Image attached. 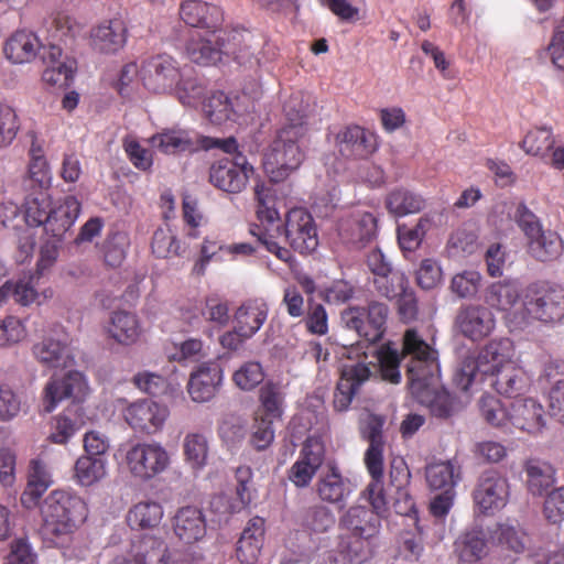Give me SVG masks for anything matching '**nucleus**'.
I'll use <instances>...</instances> for the list:
<instances>
[{"label": "nucleus", "mask_w": 564, "mask_h": 564, "mask_svg": "<svg viewBox=\"0 0 564 564\" xmlns=\"http://www.w3.org/2000/svg\"><path fill=\"white\" fill-rule=\"evenodd\" d=\"M163 518V508L155 501H141L134 505L127 517L129 525L140 529L154 528Z\"/></svg>", "instance_id": "603ef678"}, {"label": "nucleus", "mask_w": 564, "mask_h": 564, "mask_svg": "<svg viewBox=\"0 0 564 564\" xmlns=\"http://www.w3.org/2000/svg\"><path fill=\"white\" fill-rule=\"evenodd\" d=\"M123 463L134 478L145 481L167 470L171 457L159 442H139L126 449Z\"/></svg>", "instance_id": "f8f14e48"}, {"label": "nucleus", "mask_w": 564, "mask_h": 564, "mask_svg": "<svg viewBox=\"0 0 564 564\" xmlns=\"http://www.w3.org/2000/svg\"><path fill=\"white\" fill-rule=\"evenodd\" d=\"M41 47L44 64L43 82L51 86H67L76 69V62L63 54L58 44L42 45L33 32L22 30L8 39L4 55L14 64L29 63L35 58Z\"/></svg>", "instance_id": "7ed1b4c3"}, {"label": "nucleus", "mask_w": 564, "mask_h": 564, "mask_svg": "<svg viewBox=\"0 0 564 564\" xmlns=\"http://www.w3.org/2000/svg\"><path fill=\"white\" fill-rule=\"evenodd\" d=\"M152 251L158 258H169L181 254V245L176 235L169 227L155 230L152 238Z\"/></svg>", "instance_id": "052dcab7"}, {"label": "nucleus", "mask_w": 564, "mask_h": 564, "mask_svg": "<svg viewBox=\"0 0 564 564\" xmlns=\"http://www.w3.org/2000/svg\"><path fill=\"white\" fill-rule=\"evenodd\" d=\"M531 384V379L523 368L519 367L514 361L509 364L507 368L500 371L492 380L496 391L507 397H516L525 392Z\"/></svg>", "instance_id": "a19ab883"}, {"label": "nucleus", "mask_w": 564, "mask_h": 564, "mask_svg": "<svg viewBox=\"0 0 564 564\" xmlns=\"http://www.w3.org/2000/svg\"><path fill=\"white\" fill-rule=\"evenodd\" d=\"M106 332L118 344L129 346L139 340L142 328L135 314L117 311L111 314Z\"/></svg>", "instance_id": "4c0bfd02"}, {"label": "nucleus", "mask_w": 564, "mask_h": 564, "mask_svg": "<svg viewBox=\"0 0 564 564\" xmlns=\"http://www.w3.org/2000/svg\"><path fill=\"white\" fill-rule=\"evenodd\" d=\"M87 392V382L82 372L68 370L64 376H52L43 389L42 405L47 413L53 412L67 399L80 400Z\"/></svg>", "instance_id": "f3484780"}, {"label": "nucleus", "mask_w": 564, "mask_h": 564, "mask_svg": "<svg viewBox=\"0 0 564 564\" xmlns=\"http://www.w3.org/2000/svg\"><path fill=\"white\" fill-rule=\"evenodd\" d=\"M383 424L384 419L382 416L369 414L361 427L362 436L369 443L365 453V464L372 478L369 482V492L371 495H377V508L382 506V499L378 498V495H380V479H382L383 476Z\"/></svg>", "instance_id": "2eb2a0df"}, {"label": "nucleus", "mask_w": 564, "mask_h": 564, "mask_svg": "<svg viewBox=\"0 0 564 564\" xmlns=\"http://www.w3.org/2000/svg\"><path fill=\"white\" fill-rule=\"evenodd\" d=\"M514 220L527 240V251L536 261L552 262L564 253L562 237L552 229H544L539 217L524 204H519Z\"/></svg>", "instance_id": "6e6552de"}, {"label": "nucleus", "mask_w": 564, "mask_h": 564, "mask_svg": "<svg viewBox=\"0 0 564 564\" xmlns=\"http://www.w3.org/2000/svg\"><path fill=\"white\" fill-rule=\"evenodd\" d=\"M183 455L185 463L194 471L203 470L209 456V441L205 433L189 432L183 440Z\"/></svg>", "instance_id": "a18cd8bd"}, {"label": "nucleus", "mask_w": 564, "mask_h": 564, "mask_svg": "<svg viewBox=\"0 0 564 564\" xmlns=\"http://www.w3.org/2000/svg\"><path fill=\"white\" fill-rule=\"evenodd\" d=\"M170 412L167 406L152 400H140L126 408V422L135 431L153 434L160 431Z\"/></svg>", "instance_id": "b1692460"}, {"label": "nucleus", "mask_w": 564, "mask_h": 564, "mask_svg": "<svg viewBox=\"0 0 564 564\" xmlns=\"http://www.w3.org/2000/svg\"><path fill=\"white\" fill-rule=\"evenodd\" d=\"M455 324L463 336L473 341H479L494 332L496 318L489 307L467 304L458 310Z\"/></svg>", "instance_id": "5701e85b"}, {"label": "nucleus", "mask_w": 564, "mask_h": 564, "mask_svg": "<svg viewBox=\"0 0 564 564\" xmlns=\"http://www.w3.org/2000/svg\"><path fill=\"white\" fill-rule=\"evenodd\" d=\"M325 459V445L321 437L310 436L304 442L296 462L289 470V479L299 488L307 487Z\"/></svg>", "instance_id": "4be33fe9"}, {"label": "nucleus", "mask_w": 564, "mask_h": 564, "mask_svg": "<svg viewBox=\"0 0 564 564\" xmlns=\"http://www.w3.org/2000/svg\"><path fill=\"white\" fill-rule=\"evenodd\" d=\"M377 292L388 300L398 299L409 290V282L405 274L397 269L390 270L380 278H373Z\"/></svg>", "instance_id": "4d7b16f0"}, {"label": "nucleus", "mask_w": 564, "mask_h": 564, "mask_svg": "<svg viewBox=\"0 0 564 564\" xmlns=\"http://www.w3.org/2000/svg\"><path fill=\"white\" fill-rule=\"evenodd\" d=\"M352 492V486L348 478L343 477L335 466L321 474L316 481V494L324 502L343 506Z\"/></svg>", "instance_id": "473e14b6"}, {"label": "nucleus", "mask_w": 564, "mask_h": 564, "mask_svg": "<svg viewBox=\"0 0 564 564\" xmlns=\"http://www.w3.org/2000/svg\"><path fill=\"white\" fill-rule=\"evenodd\" d=\"M249 32L256 39H259V37L261 39L262 43H261V45H259V48L254 50L252 46L246 44L242 41L231 40V44L235 45L236 52L232 54H227V56L232 57L240 65H243L249 68H253L256 66L262 65L267 61V58L264 56L265 53L263 51L264 46H265V39L260 33H253L251 31H249Z\"/></svg>", "instance_id": "5fc2aeb1"}, {"label": "nucleus", "mask_w": 564, "mask_h": 564, "mask_svg": "<svg viewBox=\"0 0 564 564\" xmlns=\"http://www.w3.org/2000/svg\"><path fill=\"white\" fill-rule=\"evenodd\" d=\"M455 554L462 564H474L487 554L485 534L481 530L466 531L455 541Z\"/></svg>", "instance_id": "37998d69"}, {"label": "nucleus", "mask_w": 564, "mask_h": 564, "mask_svg": "<svg viewBox=\"0 0 564 564\" xmlns=\"http://www.w3.org/2000/svg\"><path fill=\"white\" fill-rule=\"evenodd\" d=\"M528 488L533 495L541 496L555 481V470L551 464L532 459L525 466Z\"/></svg>", "instance_id": "3c124183"}, {"label": "nucleus", "mask_w": 564, "mask_h": 564, "mask_svg": "<svg viewBox=\"0 0 564 564\" xmlns=\"http://www.w3.org/2000/svg\"><path fill=\"white\" fill-rule=\"evenodd\" d=\"M403 355L409 358L406 375L411 393L436 417H448L454 411L453 398L434 381L438 372L437 352L410 328L403 336Z\"/></svg>", "instance_id": "f257e3e1"}, {"label": "nucleus", "mask_w": 564, "mask_h": 564, "mask_svg": "<svg viewBox=\"0 0 564 564\" xmlns=\"http://www.w3.org/2000/svg\"><path fill=\"white\" fill-rule=\"evenodd\" d=\"M377 234V218L373 214L364 210H356L338 225V235L343 241L364 247L370 242Z\"/></svg>", "instance_id": "bb28decb"}, {"label": "nucleus", "mask_w": 564, "mask_h": 564, "mask_svg": "<svg viewBox=\"0 0 564 564\" xmlns=\"http://www.w3.org/2000/svg\"><path fill=\"white\" fill-rule=\"evenodd\" d=\"M175 91L184 106L195 107L205 94V86L198 78H183L178 80Z\"/></svg>", "instance_id": "338daca9"}, {"label": "nucleus", "mask_w": 564, "mask_h": 564, "mask_svg": "<svg viewBox=\"0 0 564 564\" xmlns=\"http://www.w3.org/2000/svg\"><path fill=\"white\" fill-rule=\"evenodd\" d=\"M223 382V370L216 362H203L189 375L187 392L194 402L210 401Z\"/></svg>", "instance_id": "a878e982"}, {"label": "nucleus", "mask_w": 564, "mask_h": 564, "mask_svg": "<svg viewBox=\"0 0 564 564\" xmlns=\"http://www.w3.org/2000/svg\"><path fill=\"white\" fill-rule=\"evenodd\" d=\"M202 315L207 322L219 328L226 327L230 322L228 303L217 295H209L205 299Z\"/></svg>", "instance_id": "0e129e2a"}, {"label": "nucleus", "mask_w": 564, "mask_h": 564, "mask_svg": "<svg viewBox=\"0 0 564 564\" xmlns=\"http://www.w3.org/2000/svg\"><path fill=\"white\" fill-rule=\"evenodd\" d=\"M386 205L391 214L402 217L420 212L424 206V200L420 195L401 188L388 195Z\"/></svg>", "instance_id": "864d4df0"}, {"label": "nucleus", "mask_w": 564, "mask_h": 564, "mask_svg": "<svg viewBox=\"0 0 564 564\" xmlns=\"http://www.w3.org/2000/svg\"><path fill=\"white\" fill-rule=\"evenodd\" d=\"M259 409L256 415L280 420L284 412L285 394L283 388L275 382L268 381L259 390Z\"/></svg>", "instance_id": "de8ad7c7"}, {"label": "nucleus", "mask_w": 564, "mask_h": 564, "mask_svg": "<svg viewBox=\"0 0 564 564\" xmlns=\"http://www.w3.org/2000/svg\"><path fill=\"white\" fill-rule=\"evenodd\" d=\"M52 484L53 479L48 466L41 458L32 459L30 462L28 486L21 496L22 505L28 508L35 505Z\"/></svg>", "instance_id": "ea45409f"}, {"label": "nucleus", "mask_w": 564, "mask_h": 564, "mask_svg": "<svg viewBox=\"0 0 564 564\" xmlns=\"http://www.w3.org/2000/svg\"><path fill=\"white\" fill-rule=\"evenodd\" d=\"M254 196L258 202L257 215L263 231L259 235V240L267 248V250L273 253L279 260L291 263L293 256L291 251L284 247H281L276 241L273 240L271 230H280L278 224L280 217L278 210L271 206L273 203L271 189L264 184H257L254 187Z\"/></svg>", "instance_id": "dca6fc26"}, {"label": "nucleus", "mask_w": 564, "mask_h": 564, "mask_svg": "<svg viewBox=\"0 0 564 564\" xmlns=\"http://www.w3.org/2000/svg\"><path fill=\"white\" fill-rule=\"evenodd\" d=\"M307 312L304 324L312 335L324 336L328 333V315L325 307L311 300L307 302Z\"/></svg>", "instance_id": "774afa93"}, {"label": "nucleus", "mask_w": 564, "mask_h": 564, "mask_svg": "<svg viewBox=\"0 0 564 564\" xmlns=\"http://www.w3.org/2000/svg\"><path fill=\"white\" fill-rule=\"evenodd\" d=\"M173 529L185 543L199 541L206 534V520L202 510L196 507L181 508L174 517Z\"/></svg>", "instance_id": "c9c22d12"}, {"label": "nucleus", "mask_w": 564, "mask_h": 564, "mask_svg": "<svg viewBox=\"0 0 564 564\" xmlns=\"http://www.w3.org/2000/svg\"><path fill=\"white\" fill-rule=\"evenodd\" d=\"M334 513L325 506H313L305 512L303 525L315 533H324L335 524Z\"/></svg>", "instance_id": "e2e57ef3"}, {"label": "nucleus", "mask_w": 564, "mask_h": 564, "mask_svg": "<svg viewBox=\"0 0 564 564\" xmlns=\"http://www.w3.org/2000/svg\"><path fill=\"white\" fill-rule=\"evenodd\" d=\"M336 147L341 156L335 154L325 156V167L328 174H339L346 169L347 160L366 159L377 149L375 134L367 132L359 126H348L336 135Z\"/></svg>", "instance_id": "9b49d317"}, {"label": "nucleus", "mask_w": 564, "mask_h": 564, "mask_svg": "<svg viewBox=\"0 0 564 564\" xmlns=\"http://www.w3.org/2000/svg\"><path fill=\"white\" fill-rule=\"evenodd\" d=\"M264 520L252 518L237 543L236 555L241 564H254L263 546Z\"/></svg>", "instance_id": "f704fd0d"}, {"label": "nucleus", "mask_w": 564, "mask_h": 564, "mask_svg": "<svg viewBox=\"0 0 564 564\" xmlns=\"http://www.w3.org/2000/svg\"><path fill=\"white\" fill-rule=\"evenodd\" d=\"M362 497L371 505L372 509L365 506H351L339 520L340 525L349 531V534L361 535L365 538H375L381 527V517L387 511V498L383 492L382 479H380V495L378 498L382 499V506L376 507L377 495L369 492V485L362 492Z\"/></svg>", "instance_id": "ddd939ff"}, {"label": "nucleus", "mask_w": 564, "mask_h": 564, "mask_svg": "<svg viewBox=\"0 0 564 564\" xmlns=\"http://www.w3.org/2000/svg\"><path fill=\"white\" fill-rule=\"evenodd\" d=\"M80 213V203L75 196H66L53 207L46 191H34L25 198L24 220L29 226L44 228L47 235L62 238L74 225Z\"/></svg>", "instance_id": "39448f33"}, {"label": "nucleus", "mask_w": 564, "mask_h": 564, "mask_svg": "<svg viewBox=\"0 0 564 564\" xmlns=\"http://www.w3.org/2000/svg\"><path fill=\"white\" fill-rule=\"evenodd\" d=\"M509 499V485L505 477L495 470L481 474L474 490V501L484 514L501 510Z\"/></svg>", "instance_id": "412c9836"}, {"label": "nucleus", "mask_w": 564, "mask_h": 564, "mask_svg": "<svg viewBox=\"0 0 564 564\" xmlns=\"http://www.w3.org/2000/svg\"><path fill=\"white\" fill-rule=\"evenodd\" d=\"M400 356L397 350L383 348L364 352L355 362L347 364L341 369V376L334 394V406L337 411L349 408L358 388L377 372L391 383H399Z\"/></svg>", "instance_id": "f03ea898"}, {"label": "nucleus", "mask_w": 564, "mask_h": 564, "mask_svg": "<svg viewBox=\"0 0 564 564\" xmlns=\"http://www.w3.org/2000/svg\"><path fill=\"white\" fill-rule=\"evenodd\" d=\"M511 427L535 434L545 426V412L534 398H518L510 403Z\"/></svg>", "instance_id": "cd10ccee"}, {"label": "nucleus", "mask_w": 564, "mask_h": 564, "mask_svg": "<svg viewBox=\"0 0 564 564\" xmlns=\"http://www.w3.org/2000/svg\"><path fill=\"white\" fill-rule=\"evenodd\" d=\"M36 360L51 368L73 367L75 358L69 347V338L63 330H55L33 346Z\"/></svg>", "instance_id": "393cba45"}, {"label": "nucleus", "mask_w": 564, "mask_h": 564, "mask_svg": "<svg viewBox=\"0 0 564 564\" xmlns=\"http://www.w3.org/2000/svg\"><path fill=\"white\" fill-rule=\"evenodd\" d=\"M141 79L144 87L153 93H169L181 79L177 62L166 54L153 56L144 62Z\"/></svg>", "instance_id": "a211bd4d"}, {"label": "nucleus", "mask_w": 564, "mask_h": 564, "mask_svg": "<svg viewBox=\"0 0 564 564\" xmlns=\"http://www.w3.org/2000/svg\"><path fill=\"white\" fill-rule=\"evenodd\" d=\"M284 235L290 246L300 253H310L318 246L315 221L305 208L288 212Z\"/></svg>", "instance_id": "6ab92c4d"}, {"label": "nucleus", "mask_w": 564, "mask_h": 564, "mask_svg": "<svg viewBox=\"0 0 564 564\" xmlns=\"http://www.w3.org/2000/svg\"><path fill=\"white\" fill-rule=\"evenodd\" d=\"M520 147L527 154L545 158L554 147V138L550 128L541 127L529 131Z\"/></svg>", "instance_id": "13d9d810"}, {"label": "nucleus", "mask_w": 564, "mask_h": 564, "mask_svg": "<svg viewBox=\"0 0 564 564\" xmlns=\"http://www.w3.org/2000/svg\"><path fill=\"white\" fill-rule=\"evenodd\" d=\"M108 466L107 457L82 455L74 466V479L82 487L94 486L107 477Z\"/></svg>", "instance_id": "79ce46f5"}, {"label": "nucleus", "mask_w": 564, "mask_h": 564, "mask_svg": "<svg viewBox=\"0 0 564 564\" xmlns=\"http://www.w3.org/2000/svg\"><path fill=\"white\" fill-rule=\"evenodd\" d=\"M128 29L123 20L115 18L98 24L90 32V44L96 52L115 54L127 42Z\"/></svg>", "instance_id": "c756f323"}, {"label": "nucleus", "mask_w": 564, "mask_h": 564, "mask_svg": "<svg viewBox=\"0 0 564 564\" xmlns=\"http://www.w3.org/2000/svg\"><path fill=\"white\" fill-rule=\"evenodd\" d=\"M21 411V398L0 373V421L9 422Z\"/></svg>", "instance_id": "680f3d73"}, {"label": "nucleus", "mask_w": 564, "mask_h": 564, "mask_svg": "<svg viewBox=\"0 0 564 564\" xmlns=\"http://www.w3.org/2000/svg\"><path fill=\"white\" fill-rule=\"evenodd\" d=\"M564 318V289L530 285L522 300V321H540L545 324Z\"/></svg>", "instance_id": "9d476101"}, {"label": "nucleus", "mask_w": 564, "mask_h": 564, "mask_svg": "<svg viewBox=\"0 0 564 564\" xmlns=\"http://www.w3.org/2000/svg\"><path fill=\"white\" fill-rule=\"evenodd\" d=\"M205 117L214 124L235 121L238 109L236 99L229 98L223 91H213L203 102Z\"/></svg>", "instance_id": "c03bdc74"}, {"label": "nucleus", "mask_w": 564, "mask_h": 564, "mask_svg": "<svg viewBox=\"0 0 564 564\" xmlns=\"http://www.w3.org/2000/svg\"><path fill=\"white\" fill-rule=\"evenodd\" d=\"M480 411L484 419L492 426L506 431L511 429V421L509 420L510 404L506 406L496 397L484 395L480 399Z\"/></svg>", "instance_id": "6e6d98bb"}, {"label": "nucleus", "mask_w": 564, "mask_h": 564, "mask_svg": "<svg viewBox=\"0 0 564 564\" xmlns=\"http://www.w3.org/2000/svg\"><path fill=\"white\" fill-rule=\"evenodd\" d=\"M180 17L189 26L216 30L224 21V12L216 4L202 0H185Z\"/></svg>", "instance_id": "7c9ffc66"}, {"label": "nucleus", "mask_w": 564, "mask_h": 564, "mask_svg": "<svg viewBox=\"0 0 564 564\" xmlns=\"http://www.w3.org/2000/svg\"><path fill=\"white\" fill-rule=\"evenodd\" d=\"M387 317V305L372 302L368 307L345 308L340 314V322L345 328L356 332L369 343H376L383 336Z\"/></svg>", "instance_id": "4468645a"}, {"label": "nucleus", "mask_w": 564, "mask_h": 564, "mask_svg": "<svg viewBox=\"0 0 564 564\" xmlns=\"http://www.w3.org/2000/svg\"><path fill=\"white\" fill-rule=\"evenodd\" d=\"M372 539L355 534H343L339 536L337 552L347 564H362L372 555Z\"/></svg>", "instance_id": "49530a36"}, {"label": "nucleus", "mask_w": 564, "mask_h": 564, "mask_svg": "<svg viewBox=\"0 0 564 564\" xmlns=\"http://www.w3.org/2000/svg\"><path fill=\"white\" fill-rule=\"evenodd\" d=\"M520 297V285L512 280L490 284L484 294L485 302L497 310L507 311L514 306Z\"/></svg>", "instance_id": "8fccbe9b"}, {"label": "nucleus", "mask_w": 564, "mask_h": 564, "mask_svg": "<svg viewBox=\"0 0 564 564\" xmlns=\"http://www.w3.org/2000/svg\"><path fill=\"white\" fill-rule=\"evenodd\" d=\"M514 349L508 338L491 340L481 348L476 357L466 358L455 375L459 389L467 391L476 381L484 378L492 380L513 360Z\"/></svg>", "instance_id": "0eeeda50"}, {"label": "nucleus", "mask_w": 564, "mask_h": 564, "mask_svg": "<svg viewBox=\"0 0 564 564\" xmlns=\"http://www.w3.org/2000/svg\"><path fill=\"white\" fill-rule=\"evenodd\" d=\"M40 276L37 274H30L19 278L17 280H9L6 282L9 285V297L21 306L37 305L41 306L47 303L54 296V291L51 286L40 288Z\"/></svg>", "instance_id": "c85d7f7f"}, {"label": "nucleus", "mask_w": 564, "mask_h": 564, "mask_svg": "<svg viewBox=\"0 0 564 564\" xmlns=\"http://www.w3.org/2000/svg\"><path fill=\"white\" fill-rule=\"evenodd\" d=\"M253 173V167L241 153L234 160H221L210 167L209 181L217 188L227 193L241 192Z\"/></svg>", "instance_id": "aec40b11"}, {"label": "nucleus", "mask_w": 564, "mask_h": 564, "mask_svg": "<svg viewBox=\"0 0 564 564\" xmlns=\"http://www.w3.org/2000/svg\"><path fill=\"white\" fill-rule=\"evenodd\" d=\"M429 227V220L421 218L415 226L400 225L398 227V241L403 251H414L417 249L425 236Z\"/></svg>", "instance_id": "69168bd1"}, {"label": "nucleus", "mask_w": 564, "mask_h": 564, "mask_svg": "<svg viewBox=\"0 0 564 564\" xmlns=\"http://www.w3.org/2000/svg\"><path fill=\"white\" fill-rule=\"evenodd\" d=\"M235 384L243 391H251L264 380V371L260 362L247 361L232 375Z\"/></svg>", "instance_id": "bf43d9fd"}, {"label": "nucleus", "mask_w": 564, "mask_h": 564, "mask_svg": "<svg viewBox=\"0 0 564 564\" xmlns=\"http://www.w3.org/2000/svg\"><path fill=\"white\" fill-rule=\"evenodd\" d=\"M231 40L242 41L254 50L259 48V45L262 43L261 39L252 36L249 30L235 28L230 31H219L218 33L214 31L209 37L193 36L187 42L185 52L193 63L199 65L216 64L221 61L224 55L227 56V54L236 52Z\"/></svg>", "instance_id": "1a4fd4ad"}, {"label": "nucleus", "mask_w": 564, "mask_h": 564, "mask_svg": "<svg viewBox=\"0 0 564 564\" xmlns=\"http://www.w3.org/2000/svg\"><path fill=\"white\" fill-rule=\"evenodd\" d=\"M269 307L264 302L249 301L240 305L234 314V323L245 338H251L268 318Z\"/></svg>", "instance_id": "58836bf2"}, {"label": "nucleus", "mask_w": 564, "mask_h": 564, "mask_svg": "<svg viewBox=\"0 0 564 564\" xmlns=\"http://www.w3.org/2000/svg\"><path fill=\"white\" fill-rule=\"evenodd\" d=\"M200 135L181 128L163 129L161 132L149 139L151 147L165 154L180 152H192L199 149L198 138Z\"/></svg>", "instance_id": "2f4dec72"}, {"label": "nucleus", "mask_w": 564, "mask_h": 564, "mask_svg": "<svg viewBox=\"0 0 564 564\" xmlns=\"http://www.w3.org/2000/svg\"><path fill=\"white\" fill-rule=\"evenodd\" d=\"M87 513L86 502L79 496L67 490H53L41 506V534L57 543L58 539L73 533L86 520Z\"/></svg>", "instance_id": "423d86ee"}, {"label": "nucleus", "mask_w": 564, "mask_h": 564, "mask_svg": "<svg viewBox=\"0 0 564 564\" xmlns=\"http://www.w3.org/2000/svg\"><path fill=\"white\" fill-rule=\"evenodd\" d=\"M292 100L285 104L284 110L290 116L291 123L282 128L264 155L263 166L273 182L285 180L302 164L304 152L300 139L304 134L302 123L303 110L292 115Z\"/></svg>", "instance_id": "20e7f679"}, {"label": "nucleus", "mask_w": 564, "mask_h": 564, "mask_svg": "<svg viewBox=\"0 0 564 564\" xmlns=\"http://www.w3.org/2000/svg\"><path fill=\"white\" fill-rule=\"evenodd\" d=\"M139 564H167V547L163 540L153 535L135 536L124 551Z\"/></svg>", "instance_id": "e433bc0d"}, {"label": "nucleus", "mask_w": 564, "mask_h": 564, "mask_svg": "<svg viewBox=\"0 0 564 564\" xmlns=\"http://www.w3.org/2000/svg\"><path fill=\"white\" fill-rule=\"evenodd\" d=\"M490 542L499 552L507 555L521 554L528 544L523 529L513 522H501L489 529Z\"/></svg>", "instance_id": "72a5a7b5"}, {"label": "nucleus", "mask_w": 564, "mask_h": 564, "mask_svg": "<svg viewBox=\"0 0 564 564\" xmlns=\"http://www.w3.org/2000/svg\"><path fill=\"white\" fill-rule=\"evenodd\" d=\"M425 478L432 490H454L459 480V467L452 460L432 463L426 466Z\"/></svg>", "instance_id": "09e8293b"}]
</instances>
